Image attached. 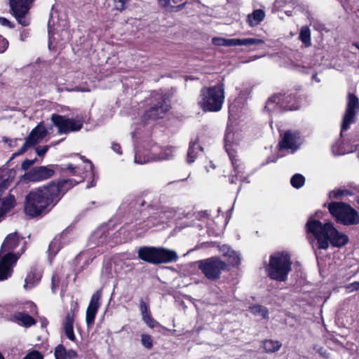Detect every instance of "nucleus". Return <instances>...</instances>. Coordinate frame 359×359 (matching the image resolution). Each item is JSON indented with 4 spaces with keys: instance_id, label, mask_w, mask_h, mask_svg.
Returning a JSON list of instances; mask_svg holds the SVG:
<instances>
[{
    "instance_id": "obj_58",
    "label": "nucleus",
    "mask_w": 359,
    "mask_h": 359,
    "mask_svg": "<svg viewBox=\"0 0 359 359\" xmlns=\"http://www.w3.org/2000/svg\"><path fill=\"white\" fill-rule=\"evenodd\" d=\"M29 32L26 30H23L20 33V39L21 41H25V38L28 36Z\"/></svg>"
},
{
    "instance_id": "obj_24",
    "label": "nucleus",
    "mask_w": 359,
    "mask_h": 359,
    "mask_svg": "<svg viewBox=\"0 0 359 359\" xmlns=\"http://www.w3.org/2000/svg\"><path fill=\"white\" fill-rule=\"evenodd\" d=\"M225 46H252L255 44L262 43L261 39L255 38L248 39H226Z\"/></svg>"
},
{
    "instance_id": "obj_39",
    "label": "nucleus",
    "mask_w": 359,
    "mask_h": 359,
    "mask_svg": "<svg viewBox=\"0 0 359 359\" xmlns=\"http://www.w3.org/2000/svg\"><path fill=\"white\" fill-rule=\"evenodd\" d=\"M158 221H159V219H158L157 212L154 213L152 215H150L149 217H148L147 220L144 221V223H145V224L142 228V229L143 228L149 229L153 226L158 225L159 224Z\"/></svg>"
},
{
    "instance_id": "obj_64",
    "label": "nucleus",
    "mask_w": 359,
    "mask_h": 359,
    "mask_svg": "<svg viewBox=\"0 0 359 359\" xmlns=\"http://www.w3.org/2000/svg\"><path fill=\"white\" fill-rule=\"evenodd\" d=\"M357 204H358V208H359V196H358V198H357Z\"/></svg>"
},
{
    "instance_id": "obj_27",
    "label": "nucleus",
    "mask_w": 359,
    "mask_h": 359,
    "mask_svg": "<svg viewBox=\"0 0 359 359\" xmlns=\"http://www.w3.org/2000/svg\"><path fill=\"white\" fill-rule=\"evenodd\" d=\"M81 180H80L81 182ZM79 181H75L73 180H65L62 181H60L57 184L55 183V185L58 187L59 193L57 195L56 201H58L62 196L65 194V193L70 188H72L73 186H74L76 184L79 183Z\"/></svg>"
},
{
    "instance_id": "obj_50",
    "label": "nucleus",
    "mask_w": 359,
    "mask_h": 359,
    "mask_svg": "<svg viewBox=\"0 0 359 359\" xmlns=\"http://www.w3.org/2000/svg\"><path fill=\"white\" fill-rule=\"evenodd\" d=\"M8 46V41L0 36V53H4Z\"/></svg>"
},
{
    "instance_id": "obj_54",
    "label": "nucleus",
    "mask_w": 359,
    "mask_h": 359,
    "mask_svg": "<svg viewBox=\"0 0 359 359\" xmlns=\"http://www.w3.org/2000/svg\"><path fill=\"white\" fill-rule=\"evenodd\" d=\"M35 162V160H25L22 163V169L27 170H28L31 165H32Z\"/></svg>"
},
{
    "instance_id": "obj_53",
    "label": "nucleus",
    "mask_w": 359,
    "mask_h": 359,
    "mask_svg": "<svg viewBox=\"0 0 359 359\" xmlns=\"http://www.w3.org/2000/svg\"><path fill=\"white\" fill-rule=\"evenodd\" d=\"M50 146H43L41 147L36 148V153L39 156H43L48 151Z\"/></svg>"
},
{
    "instance_id": "obj_30",
    "label": "nucleus",
    "mask_w": 359,
    "mask_h": 359,
    "mask_svg": "<svg viewBox=\"0 0 359 359\" xmlns=\"http://www.w3.org/2000/svg\"><path fill=\"white\" fill-rule=\"evenodd\" d=\"M128 0H106V5L111 9L122 11L126 6Z\"/></svg>"
},
{
    "instance_id": "obj_15",
    "label": "nucleus",
    "mask_w": 359,
    "mask_h": 359,
    "mask_svg": "<svg viewBox=\"0 0 359 359\" xmlns=\"http://www.w3.org/2000/svg\"><path fill=\"white\" fill-rule=\"evenodd\" d=\"M54 173V170L49 167L39 166L30 170L25 176L30 182H40L50 178Z\"/></svg>"
},
{
    "instance_id": "obj_61",
    "label": "nucleus",
    "mask_w": 359,
    "mask_h": 359,
    "mask_svg": "<svg viewBox=\"0 0 359 359\" xmlns=\"http://www.w3.org/2000/svg\"><path fill=\"white\" fill-rule=\"evenodd\" d=\"M0 22H11L5 18H0Z\"/></svg>"
},
{
    "instance_id": "obj_56",
    "label": "nucleus",
    "mask_w": 359,
    "mask_h": 359,
    "mask_svg": "<svg viewBox=\"0 0 359 359\" xmlns=\"http://www.w3.org/2000/svg\"><path fill=\"white\" fill-rule=\"evenodd\" d=\"M111 149L117 154H121V146L118 144L113 143L111 145Z\"/></svg>"
},
{
    "instance_id": "obj_41",
    "label": "nucleus",
    "mask_w": 359,
    "mask_h": 359,
    "mask_svg": "<svg viewBox=\"0 0 359 359\" xmlns=\"http://www.w3.org/2000/svg\"><path fill=\"white\" fill-rule=\"evenodd\" d=\"M54 355L55 359H67V350L60 344L55 348Z\"/></svg>"
},
{
    "instance_id": "obj_35",
    "label": "nucleus",
    "mask_w": 359,
    "mask_h": 359,
    "mask_svg": "<svg viewBox=\"0 0 359 359\" xmlns=\"http://www.w3.org/2000/svg\"><path fill=\"white\" fill-rule=\"evenodd\" d=\"M250 311L252 313H253L255 316H259L262 317L263 318H268V310L266 308L260 306V305H255L250 307Z\"/></svg>"
},
{
    "instance_id": "obj_23",
    "label": "nucleus",
    "mask_w": 359,
    "mask_h": 359,
    "mask_svg": "<svg viewBox=\"0 0 359 359\" xmlns=\"http://www.w3.org/2000/svg\"><path fill=\"white\" fill-rule=\"evenodd\" d=\"M41 278V271L36 267L32 268L25 278L24 288L29 290L34 287L40 281Z\"/></svg>"
},
{
    "instance_id": "obj_9",
    "label": "nucleus",
    "mask_w": 359,
    "mask_h": 359,
    "mask_svg": "<svg viewBox=\"0 0 359 359\" xmlns=\"http://www.w3.org/2000/svg\"><path fill=\"white\" fill-rule=\"evenodd\" d=\"M359 111V99L353 93H349L347 104L341 123V135L348 130L350 125L355 122V116Z\"/></svg>"
},
{
    "instance_id": "obj_51",
    "label": "nucleus",
    "mask_w": 359,
    "mask_h": 359,
    "mask_svg": "<svg viewBox=\"0 0 359 359\" xmlns=\"http://www.w3.org/2000/svg\"><path fill=\"white\" fill-rule=\"evenodd\" d=\"M359 289V282H353L346 286V290L348 292H352Z\"/></svg>"
},
{
    "instance_id": "obj_48",
    "label": "nucleus",
    "mask_w": 359,
    "mask_h": 359,
    "mask_svg": "<svg viewBox=\"0 0 359 359\" xmlns=\"http://www.w3.org/2000/svg\"><path fill=\"white\" fill-rule=\"evenodd\" d=\"M63 20L59 18V13L57 11L52 10L50 15L48 22H59V21Z\"/></svg>"
},
{
    "instance_id": "obj_62",
    "label": "nucleus",
    "mask_w": 359,
    "mask_h": 359,
    "mask_svg": "<svg viewBox=\"0 0 359 359\" xmlns=\"http://www.w3.org/2000/svg\"><path fill=\"white\" fill-rule=\"evenodd\" d=\"M313 79L315 80L316 82H320V79L317 77V75L313 76Z\"/></svg>"
},
{
    "instance_id": "obj_11",
    "label": "nucleus",
    "mask_w": 359,
    "mask_h": 359,
    "mask_svg": "<svg viewBox=\"0 0 359 359\" xmlns=\"http://www.w3.org/2000/svg\"><path fill=\"white\" fill-rule=\"evenodd\" d=\"M19 257L11 252L0 255V282L6 280L12 276Z\"/></svg>"
},
{
    "instance_id": "obj_1",
    "label": "nucleus",
    "mask_w": 359,
    "mask_h": 359,
    "mask_svg": "<svg viewBox=\"0 0 359 359\" xmlns=\"http://www.w3.org/2000/svg\"><path fill=\"white\" fill-rule=\"evenodd\" d=\"M309 240L313 248L327 250L329 244L334 247H342L348 241V237L338 231L331 222L323 223L311 219L306 223Z\"/></svg>"
},
{
    "instance_id": "obj_44",
    "label": "nucleus",
    "mask_w": 359,
    "mask_h": 359,
    "mask_svg": "<svg viewBox=\"0 0 359 359\" xmlns=\"http://www.w3.org/2000/svg\"><path fill=\"white\" fill-rule=\"evenodd\" d=\"M142 344L147 348H151L153 346V341L150 335L142 334L141 336Z\"/></svg>"
},
{
    "instance_id": "obj_43",
    "label": "nucleus",
    "mask_w": 359,
    "mask_h": 359,
    "mask_svg": "<svg viewBox=\"0 0 359 359\" xmlns=\"http://www.w3.org/2000/svg\"><path fill=\"white\" fill-rule=\"evenodd\" d=\"M348 195H352L351 191L347 189H339L337 191H332L330 194V197H333L334 198H338L342 196H348Z\"/></svg>"
},
{
    "instance_id": "obj_36",
    "label": "nucleus",
    "mask_w": 359,
    "mask_h": 359,
    "mask_svg": "<svg viewBox=\"0 0 359 359\" xmlns=\"http://www.w3.org/2000/svg\"><path fill=\"white\" fill-rule=\"evenodd\" d=\"M304 182L305 178L301 174L294 175L290 180L292 186L296 189L301 188L304 184Z\"/></svg>"
},
{
    "instance_id": "obj_28",
    "label": "nucleus",
    "mask_w": 359,
    "mask_h": 359,
    "mask_svg": "<svg viewBox=\"0 0 359 359\" xmlns=\"http://www.w3.org/2000/svg\"><path fill=\"white\" fill-rule=\"evenodd\" d=\"M198 151H203L202 147L198 144L197 141L191 142L187 152V161L188 163L191 164L194 162Z\"/></svg>"
},
{
    "instance_id": "obj_12",
    "label": "nucleus",
    "mask_w": 359,
    "mask_h": 359,
    "mask_svg": "<svg viewBox=\"0 0 359 359\" xmlns=\"http://www.w3.org/2000/svg\"><path fill=\"white\" fill-rule=\"evenodd\" d=\"M302 143V139L298 131L287 130L279 142L280 149H290L292 153L296 151Z\"/></svg>"
},
{
    "instance_id": "obj_40",
    "label": "nucleus",
    "mask_w": 359,
    "mask_h": 359,
    "mask_svg": "<svg viewBox=\"0 0 359 359\" xmlns=\"http://www.w3.org/2000/svg\"><path fill=\"white\" fill-rule=\"evenodd\" d=\"M48 35H49V42H48V46L49 48H50L53 43L57 41L58 39L56 36L57 34L55 32V24H48Z\"/></svg>"
},
{
    "instance_id": "obj_57",
    "label": "nucleus",
    "mask_w": 359,
    "mask_h": 359,
    "mask_svg": "<svg viewBox=\"0 0 359 359\" xmlns=\"http://www.w3.org/2000/svg\"><path fill=\"white\" fill-rule=\"evenodd\" d=\"M67 168V170H69V172L72 175H76V172H77L76 169L77 168H76V167L74 166L72 164H68Z\"/></svg>"
},
{
    "instance_id": "obj_22",
    "label": "nucleus",
    "mask_w": 359,
    "mask_h": 359,
    "mask_svg": "<svg viewBox=\"0 0 359 359\" xmlns=\"http://www.w3.org/2000/svg\"><path fill=\"white\" fill-rule=\"evenodd\" d=\"M19 239L16 233L9 234L4 240L0 250V255L11 252L18 245Z\"/></svg>"
},
{
    "instance_id": "obj_34",
    "label": "nucleus",
    "mask_w": 359,
    "mask_h": 359,
    "mask_svg": "<svg viewBox=\"0 0 359 359\" xmlns=\"http://www.w3.org/2000/svg\"><path fill=\"white\" fill-rule=\"evenodd\" d=\"M61 248V236L55 237L50 243L48 247V253L55 256Z\"/></svg>"
},
{
    "instance_id": "obj_46",
    "label": "nucleus",
    "mask_w": 359,
    "mask_h": 359,
    "mask_svg": "<svg viewBox=\"0 0 359 359\" xmlns=\"http://www.w3.org/2000/svg\"><path fill=\"white\" fill-rule=\"evenodd\" d=\"M31 146L32 145L28 142V140L26 138L25 142L20 149L13 154V158L24 154Z\"/></svg>"
},
{
    "instance_id": "obj_10",
    "label": "nucleus",
    "mask_w": 359,
    "mask_h": 359,
    "mask_svg": "<svg viewBox=\"0 0 359 359\" xmlns=\"http://www.w3.org/2000/svg\"><path fill=\"white\" fill-rule=\"evenodd\" d=\"M11 15L18 22L28 19L34 0H8Z\"/></svg>"
},
{
    "instance_id": "obj_60",
    "label": "nucleus",
    "mask_w": 359,
    "mask_h": 359,
    "mask_svg": "<svg viewBox=\"0 0 359 359\" xmlns=\"http://www.w3.org/2000/svg\"><path fill=\"white\" fill-rule=\"evenodd\" d=\"M55 276H53L52 278V290L53 292H55Z\"/></svg>"
},
{
    "instance_id": "obj_7",
    "label": "nucleus",
    "mask_w": 359,
    "mask_h": 359,
    "mask_svg": "<svg viewBox=\"0 0 359 359\" xmlns=\"http://www.w3.org/2000/svg\"><path fill=\"white\" fill-rule=\"evenodd\" d=\"M196 264L205 278L210 280L219 279L222 271L227 268L226 264L216 257L199 260Z\"/></svg>"
},
{
    "instance_id": "obj_14",
    "label": "nucleus",
    "mask_w": 359,
    "mask_h": 359,
    "mask_svg": "<svg viewBox=\"0 0 359 359\" xmlns=\"http://www.w3.org/2000/svg\"><path fill=\"white\" fill-rule=\"evenodd\" d=\"M101 290L96 291L91 297L89 305L86 310V321L88 326H91L94 324L95 316L101 304Z\"/></svg>"
},
{
    "instance_id": "obj_13",
    "label": "nucleus",
    "mask_w": 359,
    "mask_h": 359,
    "mask_svg": "<svg viewBox=\"0 0 359 359\" xmlns=\"http://www.w3.org/2000/svg\"><path fill=\"white\" fill-rule=\"evenodd\" d=\"M170 100L165 96H160L157 104L152 106L145 114V116L150 119L163 118L165 114L170 109Z\"/></svg>"
},
{
    "instance_id": "obj_18",
    "label": "nucleus",
    "mask_w": 359,
    "mask_h": 359,
    "mask_svg": "<svg viewBox=\"0 0 359 359\" xmlns=\"http://www.w3.org/2000/svg\"><path fill=\"white\" fill-rule=\"evenodd\" d=\"M9 320L20 326L29 327L36 324V320L24 312H15L10 316Z\"/></svg>"
},
{
    "instance_id": "obj_19",
    "label": "nucleus",
    "mask_w": 359,
    "mask_h": 359,
    "mask_svg": "<svg viewBox=\"0 0 359 359\" xmlns=\"http://www.w3.org/2000/svg\"><path fill=\"white\" fill-rule=\"evenodd\" d=\"M178 259L177 253L165 248H158L157 264L175 262Z\"/></svg>"
},
{
    "instance_id": "obj_59",
    "label": "nucleus",
    "mask_w": 359,
    "mask_h": 359,
    "mask_svg": "<svg viewBox=\"0 0 359 359\" xmlns=\"http://www.w3.org/2000/svg\"><path fill=\"white\" fill-rule=\"evenodd\" d=\"M86 161L88 163V167L90 171V175H94V173H93V165L92 163L90 161H88V160H86Z\"/></svg>"
},
{
    "instance_id": "obj_37",
    "label": "nucleus",
    "mask_w": 359,
    "mask_h": 359,
    "mask_svg": "<svg viewBox=\"0 0 359 359\" xmlns=\"http://www.w3.org/2000/svg\"><path fill=\"white\" fill-rule=\"evenodd\" d=\"M265 17V13L263 10L262 9H257L255 10L252 14H249L248 15V22H251L252 18L254 20L257 22H261L264 20Z\"/></svg>"
},
{
    "instance_id": "obj_38",
    "label": "nucleus",
    "mask_w": 359,
    "mask_h": 359,
    "mask_svg": "<svg viewBox=\"0 0 359 359\" xmlns=\"http://www.w3.org/2000/svg\"><path fill=\"white\" fill-rule=\"evenodd\" d=\"M175 214L173 210H163L157 212L159 223L165 222L167 219L172 217Z\"/></svg>"
},
{
    "instance_id": "obj_49",
    "label": "nucleus",
    "mask_w": 359,
    "mask_h": 359,
    "mask_svg": "<svg viewBox=\"0 0 359 359\" xmlns=\"http://www.w3.org/2000/svg\"><path fill=\"white\" fill-rule=\"evenodd\" d=\"M313 348L321 356H323L324 358H327L328 357V353H327V351H326V349L324 347L320 346L319 345H315Z\"/></svg>"
},
{
    "instance_id": "obj_26",
    "label": "nucleus",
    "mask_w": 359,
    "mask_h": 359,
    "mask_svg": "<svg viewBox=\"0 0 359 359\" xmlns=\"http://www.w3.org/2000/svg\"><path fill=\"white\" fill-rule=\"evenodd\" d=\"M140 310L142 312V319L144 322L151 328H154L159 325V323L152 318L151 316L149 309L145 302L142 301L140 302Z\"/></svg>"
},
{
    "instance_id": "obj_29",
    "label": "nucleus",
    "mask_w": 359,
    "mask_h": 359,
    "mask_svg": "<svg viewBox=\"0 0 359 359\" xmlns=\"http://www.w3.org/2000/svg\"><path fill=\"white\" fill-rule=\"evenodd\" d=\"M234 133L230 131L226 132L225 135V148L229 157L233 161L234 149L233 148Z\"/></svg>"
},
{
    "instance_id": "obj_63",
    "label": "nucleus",
    "mask_w": 359,
    "mask_h": 359,
    "mask_svg": "<svg viewBox=\"0 0 359 359\" xmlns=\"http://www.w3.org/2000/svg\"><path fill=\"white\" fill-rule=\"evenodd\" d=\"M6 25H8V27L10 28H13L14 27L13 24L8 23V24H6Z\"/></svg>"
},
{
    "instance_id": "obj_52",
    "label": "nucleus",
    "mask_w": 359,
    "mask_h": 359,
    "mask_svg": "<svg viewBox=\"0 0 359 359\" xmlns=\"http://www.w3.org/2000/svg\"><path fill=\"white\" fill-rule=\"evenodd\" d=\"M226 39L222 37H214L212 39V42L215 46H225Z\"/></svg>"
},
{
    "instance_id": "obj_31",
    "label": "nucleus",
    "mask_w": 359,
    "mask_h": 359,
    "mask_svg": "<svg viewBox=\"0 0 359 359\" xmlns=\"http://www.w3.org/2000/svg\"><path fill=\"white\" fill-rule=\"evenodd\" d=\"M282 344L278 341L266 340L263 343V348L267 353H273L278 351L281 347Z\"/></svg>"
},
{
    "instance_id": "obj_20",
    "label": "nucleus",
    "mask_w": 359,
    "mask_h": 359,
    "mask_svg": "<svg viewBox=\"0 0 359 359\" xmlns=\"http://www.w3.org/2000/svg\"><path fill=\"white\" fill-rule=\"evenodd\" d=\"M173 156V148L167 147L165 148H158L154 147L151 149V161H159L168 160Z\"/></svg>"
},
{
    "instance_id": "obj_55",
    "label": "nucleus",
    "mask_w": 359,
    "mask_h": 359,
    "mask_svg": "<svg viewBox=\"0 0 359 359\" xmlns=\"http://www.w3.org/2000/svg\"><path fill=\"white\" fill-rule=\"evenodd\" d=\"M76 355L77 354L76 351H74V350H67V359H72L74 358H76Z\"/></svg>"
},
{
    "instance_id": "obj_21",
    "label": "nucleus",
    "mask_w": 359,
    "mask_h": 359,
    "mask_svg": "<svg viewBox=\"0 0 359 359\" xmlns=\"http://www.w3.org/2000/svg\"><path fill=\"white\" fill-rule=\"evenodd\" d=\"M47 134V129L41 124H39L31 131L27 139L28 140V142L33 146L40 142Z\"/></svg>"
},
{
    "instance_id": "obj_3",
    "label": "nucleus",
    "mask_w": 359,
    "mask_h": 359,
    "mask_svg": "<svg viewBox=\"0 0 359 359\" xmlns=\"http://www.w3.org/2000/svg\"><path fill=\"white\" fill-rule=\"evenodd\" d=\"M200 107L205 111H219L224 100V85L219 83L214 86L203 88L201 90Z\"/></svg>"
},
{
    "instance_id": "obj_2",
    "label": "nucleus",
    "mask_w": 359,
    "mask_h": 359,
    "mask_svg": "<svg viewBox=\"0 0 359 359\" xmlns=\"http://www.w3.org/2000/svg\"><path fill=\"white\" fill-rule=\"evenodd\" d=\"M59 189L52 182L47 186L31 191L26 196L24 211L31 217L40 216L47 212V208L56 203Z\"/></svg>"
},
{
    "instance_id": "obj_6",
    "label": "nucleus",
    "mask_w": 359,
    "mask_h": 359,
    "mask_svg": "<svg viewBox=\"0 0 359 359\" xmlns=\"http://www.w3.org/2000/svg\"><path fill=\"white\" fill-rule=\"evenodd\" d=\"M299 104L291 95H274L269 97L265 109L270 114H278L287 110H296Z\"/></svg>"
},
{
    "instance_id": "obj_25",
    "label": "nucleus",
    "mask_w": 359,
    "mask_h": 359,
    "mask_svg": "<svg viewBox=\"0 0 359 359\" xmlns=\"http://www.w3.org/2000/svg\"><path fill=\"white\" fill-rule=\"evenodd\" d=\"M219 251L224 257L228 258V262L232 265H237L240 262L239 255L232 250L228 245H223L219 248Z\"/></svg>"
},
{
    "instance_id": "obj_8",
    "label": "nucleus",
    "mask_w": 359,
    "mask_h": 359,
    "mask_svg": "<svg viewBox=\"0 0 359 359\" xmlns=\"http://www.w3.org/2000/svg\"><path fill=\"white\" fill-rule=\"evenodd\" d=\"M51 121L57 127L59 134H69L72 132L79 131L83 125L84 120L82 116H76L75 118L53 114Z\"/></svg>"
},
{
    "instance_id": "obj_17",
    "label": "nucleus",
    "mask_w": 359,
    "mask_h": 359,
    "mask_svg": "<svg viewBox=\"0 0 359 359\" xmlns=\"http://www.w3.org/2000/svg\"><path fill=\"white\" fill-rule=\"evenodd\" d=\"M138 257L149 263L157 264L158 248L147 246L141 247L138 250Z\"/></svg>"
},
{
    "instance_id": "obj_33",
    "label": "nucleus",
    "mask_w": 359,
    "mask_h": 359,
    "mask_svg": "<svg viewBox=\"0 0 359 359\" xmlns=\"http://www.w3.org/2000/svg\"><path fill=\"white\" fill-rule=\"evenodd\" d=\"M299 38L306 47L311 45V31L307 26H303L302 27Z\"/></svg>"
},
{
    "instance_id": "obj_4",
    "label": "nucleus",
    "mask_w": 359,
    "mask_h": 359,
    "mask_svg": "<svg viewBox=\"0 0 359 359\" xmlns=\"http://www.w3.org/2000/svg\"><path fill=\"white\" fill-rule=\"evenodd\" d=\"M291 271V262L286 252H278L270 257L266 269L268 276L273 280L285 281Z\"/></svg>"
},
{
    "instance_id": "obj_42",
    "label": "nucleus",
    "mask_w": 359,
    "mask_h": 359,
    "mask_svg": "<svg viewBox=\"0 0 359 359\" xmlns=\"http://www.w3.org/2000/svg\"><path fill=\"white\" fill-rule=\"evenodd\" d=\"M151 152L149 156H142L140 153H136L135 156V163L137 164H144L147 163L152 162Z\"/></svg>"
},
{
    "instance_id": "obj_5",
    "label": "nucleus",
    "mask_w": 359,
    "mask_h": 359,
    "mask_svg": "<svg viewBox=\"0 0 359 359\" xmlns=\"http://www.w3.org/2000/svg\"><path fill=\"white\" fill-rule=\"evenodd\" d=\"M328 210L339 223L346 226L355 225L359 223L358 212L346 203L332 202L328 205Z\"/></svg>"
},
{
    "instance_id": "obj_47",
    "label": "nucleus",
    "mask_w": 359,
    "mask_h": 359,
    "mask_svg": "<svg viewBox=\"0 0 359 359\" xmlns=\"http://www.w3.org/2000/svg\"><path fill=\"white\" fill-rule=\"evenodd\" d=\"M23 359H43V355L37 351L28 353Z\"/></svg>"
},
{
    "instance_id": "obj_45",
    "label": "nucleus",
    "mask_w": 359,
    "mask_h": 359,
    "mask_svg": "<svg viewBox=\"0 0 359 359\" xmlns=\"http://www.w3.org/2000/svg\"><path fill=\"white\" fill-rule=\"evenodd\" d=\"M97 238H98L97 245L103 244L106 238V235L104 233V232H102V230H98L95 231L92 236V239L95 240Z\"/></svg>"
},
{
    "instance_id": "obj_32",
    "label": "nucleus",
    "mask_w": 359,
    "mask_h": 359,
    "mask_svg": "<svg viewBox=\"0 0 359 359\" xmlns=\"http://www.w3.org/2000/svg\"><path fill=\"white\" fill-rule=\"evenodd\" d=\"M159 4L161 6L163 7L167 11L169 12H176L181 10L184 4H181L177 6H173L172 2L175 3L174 0H158Z\"/></svg>"
},
{
    "instance_id": "obj_16",
    "label": "nucleus",
    "mask_w": 359,
    "mask_h": 359,
    "mask_svg": "<svg viewBox=\"0 0 359 359\" xmlns=\"http://www.w3.org/2000/svg\"><path fill=\"white\" fill-rule=\"evenodd\" d=\"M78 311L76 303L72 304L70 311L67 313L63 323V330L67 337L71 340H75V335L73 330V323Z\"/></svg>"
}]
</instances>
